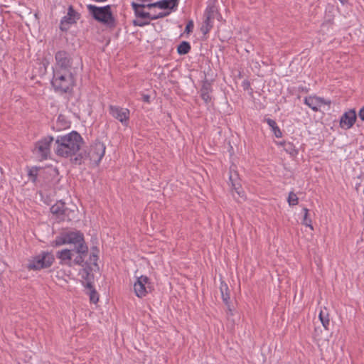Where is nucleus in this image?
Listing matches in <instances>:
<instances>
[{"instance_id":"18","label":"nucleus","mask_w":364,"mask_h":364,"mask_svg":"<svg viewBox=\"0 0 364 364\" xmlns=\"http://www.w3.org/2000/svg\"><path fill=\"white\" fill-rule=\"evenodd\" d=\"M88 248L85 245V250L84 252H80V248L74 249V257H73L72 266L74 264L82 265L84 262L85 257L87 254Z\"/></svg>"},{"instance_id":"8","label":"nucleus","mask_w":364,"mask_h":364,"mask_svg":"<svg viewBox=\"0 0 364 364\" xmlns=\"http://www.w3.org/2000/svg\"><path fill=\"white\" fill-rule=\"evenodd\" d=\"M105 153V146L103 143L97 141L90 146L87 153L85 154V159L91 163L97 165Z\"/></svg>"},{"instance_id":"28","label":"nucleus","mask_w":364,"mask_h":364,"mask_svg":"<svg viewBox=\"0 0 364 364\" xmlns=\"http://www.w3.org/2000/svg\"><path fill=\"white\" fill-rule=\"evenodd\" d=\"M190 49H191L190 44L186 41H183L178 46L177 50L179 54L184 55V54L188 53L189 52Z\"/></svg>"},{"instance_id":"27","label":"nucleus","mask_w":364,"mask_h":364,"mask_svg":"<svg viewBox=\"0 0 364 364\" xmlns=\"http://www.w3.org/2000/svg\"><path fill=\"white\" fill-rule=\"evenodd\" d=\"M81 277L85 280V284H92V274L90 272V270L87 268L82 269L80 272Z\"/></svg>"},{"instance_id":"22","label":"nucleus","mask_w":364,"mask_h":364,"mask_svg":"<svg viewBox=\"0 0 364 364\" xmlns=\"http://www.w3.org/2000/svg\"><path fill=\"white\" fill-rule=\"evenodd\" d=\"M221 295L223 301L225 303V304L228 306V310L230 312H232V309L230 308L229 305V299H230V294H229V289L228 285L224 283L221 282L220 287Z\"/></svg>"},{"instance_id":"33","label":"nucleus","mask_w":364,"mask_h":364,"mask_svg":"<svg viewBox=\"0 0 364 364\" xmlns=\"http://www.w3.org/2000/svg\"><path fill=\"white\" fill-rule=\"evenodd\" d=\"M193 28V22L192 21H190L187 23V25H186V29H185V30H186V31L187 33H190V32H191V31H192Z\"/></svg>"},{"instance_id":"4","label":"nucleus","mask_w":364,"mask_h":364,"mask_svg":"<svg viewBox=\"0 0 364 364\" xmlns=\"http://www.w3.org/2000/svg\"><path fill=\"white\" fill-rule=\"evenodd\" d=\"M56 246L63 245H71L75 248H80V252H84L85 250V245L82 234L80 232H69L62 234L60 236L57 237L55 241Z\"/></svg>"},{"instance_id":"7","label":"nucleus","mask_w":364,"mask_h":364,"mask_svg":"<svg viewBox=\"0 0 364 364\" xmlns=\"http://www.w3.org/2000/svg\"><path fill=\"white\" fill-rule=\"evenodd\" d=\"M87 9L93 17L98 21L109 23L112 21V16L110 6L97 7L94 5H88Z\"/></svg>"},{"instance_id":"3","label":"nucleus","mask_w":364,"mask_h":364,"mask_svg":"<svg viewBox=\"0 0 364 364\" xmlns=\"http://www.w3.org/2000/svg\"><path fill=\"white\" fill-rule=\"evenodd\" d=\"M73 71H55L53 70L52 85L53 87L60 92H66L73 87L75 83Z\"/></svg>"},{"instance_id":"14","label":"nucleus","mask_w":364,"mask_h":364,"mask_svg":"<svg viewBox=\"0 0 364 364\" xmlns=\"http://www.w3.org/2000/svg\"><path fill=\"white\" fill-rule=\"evenodd\" d=\"M53 214L57 215L61 220H70L69 217L70 211L65 207V203L60 201L56 203L50 208Z\"/></svg>"},{"instance_id":"29","label":"nucleus","mask_w":364,"mask_h":364,"mask_svg":"<svg viewBox=\"0 0 364 364\" xmlns=\"http://www.w3.org/2000/svg\"><path fill=\"white\" fill-rule=\"evenodd\" d=\"M282 145L284 146V149L289 154L294 156L297 154L296 149L292 143L284 142Z\"/></svg>"},{"instance_id":"1","label":"nucleus","mask_w":364,"mask_h":364,"mask_svg":"<svg viewBox=\"0 0 364 364\" xmlns=\"http://www.w3.org/2000/svg\"><path fill=\"white\" fill-rule=\"evenodd\" d=\"M83 144L82 136L75 131L58 136L55 142L54 151L61 157H71L75 155Z\"/></svg>"},{"instance_id":"9","label":"nucleus","mask_w":364,"mask_h":364,"mask_svg":"<svg viewBox=\"0 0 364 364\" xmlns=\"http://www.w3.org/2000/svg\"><path fill=\"white\" fill-rule=\"evenodd\" d=\"M134 291L139 298L145 296L151 291V286L149 279L146 276L136 277V281L134 284Z\"/></svg>"},{"instance_id":"10","label":"nucleus","mask_w":364,"mask_h":364,"mask_svg":"<svg viewBox=\"0 0 364 364\" xmlns=\"http://www.w3.org/2000/svg\"><path fill=\"white\" fill-rule=\"evenodd\" d=\"M109 113L122 123H125L129 119V110L128 109L110 105Z\"/></svg>"},{"instance_id":"35","label":"nucleus","mask_w":364,"mask_h":364,"mask_svg":"<svg viewBox=\"0 0 364 364\" xmlns=\"http://www.w3.org/2000/svg\"><path fill=\"white\" fill-rule=\"evenodd\" d=\"M143 100L145 102H149V95H144L143 96Z\"/></svg>"},{"instance_id":"36","label":"nucleus","mask_w":364,"mask_h":364,"mask_svg":"<svg viewBox=\"0 0 364 364\" xmlns=\"http://www.w3.org/2000/svg\"><path fill=\"white\" fill-rule=\"evenodd\" d=\"M232 194H233V197H235V198H236V196H235V194L234 193H233Z\"/></svg>"},{"instance_id":"5","label":"nucleus","mask_w":364,"mask_h":364,"mask_svg":"<svg viewBox=\"0 0 364 364\" xmlns=\"http://www.w3.org/2000/svg\"><path fill=\"white\" fill-rule=\"evenodd\" d=\"M53 141L52 136H46L39 140L35 144L33 154L41 161L47 159L50 154V145Z\"/></svg>"},{"instance_id":"34","label":"nucleus","mask_w":364,"mask_h":364,"mask_svg":"<svg viewBox=\"0 0 364 364\" xmlns=\"http://www.w3.org/2000/svg\"><path fill=\"white\" fill-rule=\"evenodd\" d=\"M358 115L360 119L364 121V107L360 109Z\"/></svg>"},{"instance_id":"15","label":"nucleus","mask_w":364,"mask_h":364,"mask_svg":"<svg viewBox=\"0 0 364 364\" xmlns=\"http://www.w3.org/2000/svg\"><path fill=\"white\" fill-rule=\"evenodd\" d=\"M73 250L74 249H65L58 251L56 257L60 260L61 264L72 267L73 257H74Z\"/></svg>"},{"instance_id":"25","label":"nucleus","mask_w":364,"mask_h":364,"mask_svg":"<svg viewBox=\"0 0 364 364\" xmlns=\"http://www.w3.org/2000/svg\"><path fill=\"white\" fill-rule=\"evenodd\" d=\"M56 126L58 129H65L70 127V122L64 115L60 114L56 121Z\"/></svg>"},{"instance_id":"19","label":"nucleus","mask_w":364,"mask_h":364,"mask_svg":"<svg viewBox=\"0 0 364 364\" xmlns=\"http://www.w3.org/2000/svg\"><path fill=\"white\" fill-rule=\"evenodd\" d=\"M215 11V8L211 6L207 9L205 12V19L201 28L204 33H206L212 27V25L210 24V20L211 18H213Z\"/></svg>"},{"instance_id":"17","label":"nucleus","mask_w":364,"mask_h":364,"mask_svg":"<svg viewBox=\"0 0 364 364\" xmlns=\"http://www.w3.org/2000/svg\"><path fill=\"white\" fill-rule=\"evenodd\" d=\"M178 4V0H162L158 2L146 5V7H159L163 9H171Z\"/></svg>"},{"instance_id":"20","label":"nucleus","mask_w":364,"mask_h":364,"mask_svg":"<svg viewBox=\"0 0 364 364\" xmlns=\"http://www.w3.org/2000/svg\"><path fill=\"white\" fill-rule=\"evenodd\" d=\"M237 173L236 172L232 173L230 171V181L231 182L232 188L235 190V193L238 196L239 198L244 197V191L240 188V185L238 182H237Z\"/></svg>"},{"instance_id":"11","label":"nucleus","mask_w":364,"mask_h":364,"mask_svg":"<svg viewBox=\"0 0 364 364\" xmlns=\"http://www.w3.org/2000/svg\"><path fill=\"white\" fill-rule=\"evenodd\" d=\"M78 18L79 14L73 9L72 6H70L67 15L61 20L60 29L63 31L67 30L68 28V26L75 23Z\"/></svg>"},{"instance_id":"31","label":"nucleus","mask_w":364,"mask_h":364,"mask_svg":"<svg viewBox=\"0 0 364 364\" xmlns=\"http://www.w3.org/2000/svg\"><path fill=\"white\" fill-rule=\"evenodd\" d=\"M287 201L290 206L296 205L298 203L299 198L294 192H290L287 198Z\"/></svg>"},{"instance_id":"30","label":"nucleus","mask_w":364,"mask_h":364,"mask_svg":"<svg viewBox=\"0 0 364 364\" xmlns=\"http://www.w3.org/2000/svg\"><path fill=\"white\" fill-rule=\"evenodd\" d=\"M304 212V215L303 218L302 223L307 227H309L311 230H313V226L311 225V220L309 218V210L306 208L303 209Z\"/></svg>"},{"instance_id":"24","label":"nucleus","mask_w":364,"mask_h":364,"mask_svg":"<svg viewBox=\"0 0 364 364\" xmlns=\"http://www.w3.org/2000/svg\"><path fill=\"white\" fill-rule=\"evenodd\" d=\"M265 121L267 123V124L272 128V130L274 132L275 136L277 138L282 137V133L279 128L277 127L276 122L272 119H267Z\"/></svg>"},{"instance_id":"13","label":"nucleus","mask_w":364,"mask_h":364,"mask_svg":"<svg viewBox=\"0 0 364 364\" xmlns=\"http://www.w3.org/2000/svg\"><path fill=\"white\" fill-rule=\"evenodd\" d=\"M355 120V111L354 109H350L343 114L340 120V125L341 128L348 129L353 127Z\"/></svg>"},{"instance_id":"2","label":"nucleus","mask_w":364,"mask_h":364,"mask_svg":"<svg viewBox=\"0 0 364 364\" xmlns=\"http://www.w3.org/2000/svg\"><path fill=\"white\" fill-rule=\"evenodd\" d=\"M56 63L53 70L55 71H73L82 67L80 59L77 57L72 58L65 51H59L55 54Z\"/></svg>"},{"instance_id":"16","label":"nucleus","mask_w":364,"mask_h":364,"mask_svg":"<svg viewBox=\"0 0 364 364\" xmlns=\"http://www.w3.org/2000/svg\"><path fill=\"white\" fill-rule=\"evenodd\" d=\"M132 5L134 10L135 14H136V17H138V18H140L142 19H156L158 18L164 16V15L161 14L156 16H151L149 13L145 12L144 11V7L146 6L145 5L138 4L136 3H132Z\"/></svg>"},{"instance_id":"32","label":"nucleus","mask_w":364,"mask_h":364,"mask_svg":"<svg viewBox=\"0 0 364 364\" xmlns=\"http://www.w3.org/2000/svg\"><path fill=\"white\" fill-rule=\"evenodd\" d=\"M149 20L150 19H142L137 17L136 19L134 20L133 23L135 26H144L149 23Z\"/></svg>"},{"instance_id":"12","label":"nucleus","mask_w":364,"mask_h":364,"mask_svg":"<svg viewBox=\"0 0 364 364\" xmlns=\"http://www.w3.org/2000/svg\"><path fill=\"white\" fill-rule=\"evenodd\" d=\"M304 103L314 111H321L322 107L329 105L323 99L315 96H309L304 99Z\"/></svg>"},{"instance_id":"21","label":"nucleus","mask_w":364,"mask_h":364,"mask_svg":"<svg viewBox=\"0 0 364 364\" xmlns=\"http://www.w3.org/2000/svg\"><path fill=\"white\" fill-rule=\"evenodd\" d=\"M210 92H211L210 84L208 82H204L201 87V90H200V95H201L202 99L207 104L208 102H210L211 100Z\"/></svg>"},{"instance_id":"6","label":"nucleus","mask_w":364,"mask_h":364,"mask_svg":"<svg viewBox=\"0 0 364 364\" xmlns=\"http://www.w3.org/2000/svg\"><path fill=\"white\" fill-rule=\"evenodd\" d=\"M54 260L53 255L50 252H42L29 261L28 268L29 269L39 270L50 267Z\"/></svg>"},{"instance_id":"26","label":"nucleus","mask_w":364,"mask_h":364,"mask_svg":"<svg viewBox=\"0 0 364 364\" xmlns=\"http://www.w3.org/2000/svg\"><path fill=\"white\" fill-rule=\"evenodd\" d=\"M319 319L325 329H328L329 318L326 309L321 310L319 313Z\"/></svg>"},{"instance_id":"23","label":"nucleus","mask_w":364,"mask_h":364,"mask_svg":"<svg viewBox=\"0 0 364 364\" xmlns=\"http://www.w3.org/2000/svg\"><path fill=\"white\" fill-rule=\"evenodd\" d=\"M85 287L87 289V294L90 296V301L96 304L99 300L98 294L95 291V289L93 288L92 284H85Z\"/></svg>"}]
</instances>
